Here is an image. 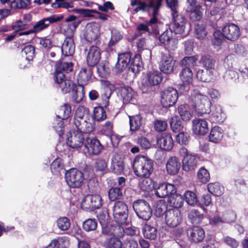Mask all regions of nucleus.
I'll list each match as a JSON object with an SVG mask.
<instances>
[{
	"label": "nucleus",
	"mask_w": 248,
	"mask_h": 248,
	"mask_svg": "<svg viewBox=\"0 0 248 248\" xmlns=\"http://www.w3.org/2000/svg\"><path fill=\"white\" fill-rule=\"evenodd\" d=\"M73 70V63L71 62H57L53 79L63 93L72 91V98L76 103L81 102L84 97L83 87L78 88L72 81L67 78L66 74Z\"/></svg>",
	"instance_id": "nucleus-1"
},
{
	"label": "nucleus",
	"mask_w": 248,
	"mask_h": 248,
	"mask_svg": "<svg viewBox=\"0 0 248 248\" xmlns=\"http://www.w3.org/2000/svg\"><path fill=\"white\" fill-rule=\"evenodd\" d=\"M163 0H139V6L133 11L136 14L139 11L147 13L151 18L148 21V24H155L158 22L157 16Z\"/></svg>",
	"instance_id": "nucleus-2"
},
{
	"label": "nucleus",
	"mask_w": 248,
	"mask_h": 248,
	"mask_svg": "<svg viewBox=\"0 0 248 248\" xmlns=\"http://www.w3.org/2000/svg\"><path fill=\"white\" fill-rule=\"evenodd\" d=\"M153 160L148 156H137L133 163L134 172L140 177H149L153 171Z\"/></svg>",
	"instance_id": "nucleus-3"
},
{
	"label": "nucleus",
	"mask_w": 248,
	"mask_h": 248,
	"mask_svg": "<svg viewBox=\"0 0 248 248\" xmlns=\"http://www.w3.org/2000/svg\"><path fill=\"white\" fill-rule=\"evenodd\" d=\"M192 106L198 116L208 114L211 111V102L205 95L196 93L191 96Z\"/></svg>",
	"instance_id": "nucleus-4"
},
{
	"label": "nucleus",
	"mask_w": 248,
	"mask_h": 248,
	"mask_svg": "<svg viewBox=\"0 0 248 248\" xmlns=\"http://www.w3.org/2000/svg\"><path fill=\"white\" fill-rule=\"evenodd\" d=\"M113 216L116 223L123 225L130 224L128 207L124 202L118 201L115 202L113 206Z\"/></svg>",
	"instance_id": "nucleus-5"
},
{
	"label": "nucleus",
	"mask_w": 248,
	"mask_h": 248,
	"mask_svg": "<svg viewBox=\"0 0 248 248\" xmlns=\"http://www.w3.org/2000/svg\"><path fill=\"white\" fill-rule=\"evenodd\" d=\"M163 79L162 73L158 71H154L147 73L141 82V90L143 93L153 90L154 87L160 83Z\"/></svg>",
	"instance_id": "nucleus-6"
},
{
	"label": "nucleus",
	"mask_w": 248,
	"mask_h": 248,
	"mask_svg": "<svg viewBox=\"0 0 248 248\" xmlns=\"http://www.w3.org/2000/svg\"><path fill=\"white\" fill-rule=\"evenodd\" d=\"M57 116L61 120H56L53 123V127L60 136L63 135L64 132V124L62 120L67 119L71 113V107L69 104L65 103L60 107Z\"/></svg>",
	"instance_id": "nucleus-7"
},
{
	"label": "nucleus",
	"mask_w": 248,
	"mask_h": 248,
	"mask_svg": "<svg viewBox=\"0 0 248 248\" xmlns=\"http://www.w3.org/2000/svg\"><path fill=\"white\" fill-rule=\"evenodd\" d=\"M65 179L67 185L72 188H78L83 184L84 177L79 170L73 168L66 171Z\"/></svg>",
	"instance_id": "nucleus-8"
},
{
	"label": "nucleus",
	"mask_w": 248,
	"mask_h": 248,
	"mask_svg": "<svg viewBox=\"0 0 248 248\" xmlns=\"http://www.w3.org/2000/svg\"><path fill=\"white\" fill-rule=\"evenodd\" d=\"M133 208L137 216L144 220H149L152 214L149 204L144 200H139L133 202Z\"/></svg>",
	"instance_id": "nucleus-9"
},
{
	"label": "nucleus",
	"mask_w": 248,
	"mask_h": 248,
	"mask_svg": "<svg viewBox=\"0 0 248 248\" xmlns=\"http://www.w3.org/2000/svg\"><path fill=\"white\" fill-rule=\"evenodd\" d=\"M160 46H164L169 51H174L177 47V41L173 37L171 29L166 30L158 37Z\"/></svg>",
	"instance_id": "nucleus-10"
},
{
	"label": "nucleus",
	"mask_w": 248,
	"mask_h": 248,
	"mask_svg": "<svg viewBox=\"0 0 248 248\" xmlns=\"http://www.w3.org/2000/svg\"><path fill=\"white\" fill-rule=\"evenodd\" d=\"M63 18L62 16L56 15L43 18L36 22L32 27L34 33L36 34L47 29L51 24L62 20Z\"/></svg>",
	"instance_id": "nucleus-11"
},
{
	"label": "nucleus",
	"mask_w": 248,
	"mask_h": 248,
	"mask_svg": "<svg viewBox=\"0 0 248 248\" xmlns=\"http://www.w3.org/2000/svg\"><path fill=\"white\" fill-rule=\"evenodd\" d=\"M178 97L177 91L171 87L164 90L161 93V103L165 108L173 106Z\"/></svg>",
	"instance_id": "nucleus-12"
},
{
	"label": "nucleus",
	"mask_w": 248,
	"mask_h": 248,
	"mask_svg": "<svg viewBox=\"0 0 248 248\" xmlns=\"http://www.w3.org/2000/svg\"><path fill=\"white\" fill-rule=\"evenodd\" d=\"M102 206V199L99 195H89L85 196L81 203V207L86 210L99 209Z\"/></svg>",
	"instance_id": "nucleus-13"
},
{
	"label": "nucleus",
	"mask_w": 248,
	"mask_h": 248,
	"mask_svg": "<svg viewBox=\"0 0 248 248\" xmlns=\"http://www.w3.org/2000/svg\"><path fill=\"white\" fill-rule=\"evenodd\" d=\"M127 226L123 225L118 223L108 225L102 228V232L103 234L111 236V237L122 238L125 234V226Z\"/></svg>",
	"instance_id": "nucleus-14"
},
{
	"label": "nucleus",
	"mask_w": 248,
	"mask_h": 248,
	"mask_svg": "<svg viewBox=\"0 0 248 248\" xmlns=\"http://www.w3.org/2000/svg\"><path fill=\"white\" fill-rule=\"evenodd\" d=\"M166 224L170 227H175L182 221V216L178 209H171L167 210L165 214Z\"/></svg>",
	"instance_id": "nucleus-15"
},
{
	"label": "nucleus",
	"mask_w": 248,
	"mask_h": 248,
	"mask_svg": "<svg viewBox=\"0 0 248 248\" xmlns=\"http://www.w3.org/2000/svg\"><path fill=\"white\" fill-rule=\"evenodd\" d=\"M154 190L155 196L162 198L175 194L176 192L174 185L167 183L155 184Z\"/></svg>",
	"instance_id": "nucleus-16"
},
{
	"label": "nucleus",
	"mask_w": 248,
	"mask_h": 248,
	"mask_svg": "<svg viewBox=\"0 0 248 248\" xmlns=\"http://www.w3.org/2000/svg\"><path fill=\"white\" fill-rule=\"evenodd\" d=\"M159 65L161 72L166 74H171L176 67V60L170 54L164 55Z\"/></svg>",
	"instance_id": "nucleus-17"
},
{
	"label": "nucleus",
	"mask_w": 248,
	"mask_h": 248,
	"mask_svg": "<svg viewBox=\"0 0 248 248\" xmlns=\"http://www.w3.org/2000/svg\"><path fill=\"white\" fill-rule=\"evenodd\" d=\"M172 20V29L175 34H181L184 32L186 20L182 15L179 14L178 12L171 14Z\"/></svg>",
	"instance_id": "nucleus-18"
},
{
	"label": "nucleus",
	"mask_w": 248,
	"mask_h": 248,
	"mask_svg": "<svg viewBox=\"0 0 248 248\" xmlns=\"http://www.w3.org/2000/svg\"><path fill=\"white\" fill-rule=\"evenodd\" d=\"M187 235L191 242L198 243L202 242L205 238V232L202 228L194 226L187 229Z\"/></svg>",
	"instance_id": "nucleus-19"
},
{
	"label": "nucleus",
	"mask_w": 248,
	"mask_h": 248,
	"mask_svg": "<svg viewBox=\"0 0 248 248\" xmlns=\"http://www.w3.org/2000/svg\"><path fill=\"white\" fill-rule=\"evenodd\" d=\"M222 31L224 37L232 41L236 40L240 36L239 28L232 23L225 25L222 28Z\"/></svg>",
	"instance_id": "nucleus-20"
},
{
	"label": "nucleus",
	"mask_w": 248,
	"mask_h": 248,
	"mask_svg": "<svg viewBox=\"0 0 248 248\" xmlns=\"http://www.w3.org/2000/svg\"><path fill=\"white\" fill-rule=\"evenodd\" d=\"M84 146L90 155H98L103 149V146L100 141L93 138H86Z\"/></svg>",
	"instance_id": "nucleus-21"
},
{
	"label": "nucleus",
	"mask_w": 248,
	"mask_h": 248,
	"mask_svg": "<svg viewBox=\"0 0 248 248\" xmlns=\"http://www.w3.org/2000/svg\"><path fill=\"white\" fill-rule=\"evenodd\" d=\"M131 56L129 52L120 54L118 56L117 62L115 66L117 73H121L131 63Z\"/></svg>",
	"instance_id": "nucleus-22"
},
{
	"label": "nucleus",
	"mask_w": 248,
	"mask_h": 248,
	"mask_svg": "<svg viewBox=\"0 0 248 248\" xmlns=\"http://www.w3.org/2000/svg\"><path fill=\"white\" fill-rule=\"evenodd\" d=\"M70 136L67 138V144L73 149H78L83 144L84 137L83 134L77 130L70 133Z\"/></svg>",
	"instance_id": "nucleus-23"
},
{
	"label": "nucleus",
	"mask_w": 248,
	"mask_h": 248,
	"mask_svg": "<svg viewBox=\"0 0 248 248\" xmlns=\"http://www.w3.org/2000/svg\"><path fill=\"white\" fill-rule=\"evenodd\" d=\"M157 144L162 150H171L173 146V140L171 134L169 133H162L157 139Z\"/></svg>",
	"instance_id": "nucleus-24"
},
{
	"label": "nucleus",
	"mask_w": 248,
	"mask_h": 248,
	"mask_svg": "<svg viewBox=\"0 0 248 248\" xmlns=\"http://www.w3.org/2000/svg\"><path fill=\"white\" fill-rule=\"evenodd\" d=\"M181 162L176 156L170 157L166 164V169L168 174L174 175L178 173L181 167Z\"/></svg>",
	"instance_id": "nucleus-25"
},
{
	"label": "nucleus",
	"mask_w": 248,
	"mask_h": 248,
	"mask_svg": "<svg viewBox=\"0 0 248 248\" xmlns=\"http://www.w3.org/2000/svg\"><path fill=\"white\" fill-rule=\"evenodd\" d=\"M101 58L100 49L96 46L90 47L86 57V61L88 66H93L97 64Z\"/></svg>",
	"instance_id": "nucleus-26"
},
{
	"label": "nucleus",
	"mask_w": 248,
	"mask_h": 248,
	"mask_svg": "<svg viewBox=\"0 0 248 248\" xmlns=\"http://www.w3.org/2000/svg\"><path fill=\"white\" fill-rule=\"evenodd\" d=\"M192 130L198 135H204L208 131L207 122L204 119L197 118L192 121Z\"/></svg>",
	"instance_id": "nucleus-27"
},
{
	"label": "nucleus",
	"mask_w": 248,
	"mask_h": 248,
	"mask_svg": "<svg viewBox=\"0 0 248 248\" xmlns=\"http://www.w3.org/2000/svg\"><path fill=\"white\" fill-rule=\"evenodd\" d=\"M115 90V86L108 81L104 82V93L101 97L102 104L104 107L107 108L109 105V99Z\"/></svg>",
	"instance_id": "nucleus-28"
},
{
	"label": "nucleus",
	"mask_w": 248,
	"mask_h": 248,
	"mask_svg": "<svg viewBox=\"0 0 248 248\" xmlns=\"http://www.w3.org/2000/svg\"><path fill=\"white\" fill-rule=\"evenodd\" d=\"M226 118L222 107L219 105H215L212 108L210 121L212 123H222Z\"/></svg>",
	"instance_id": "nucleus-29"
},
{
	"label": "nucleus",
	"mask_w": 248,
	"mask_h": 248,
	"mask_svg": "<svg viewBox=\"0 0 248 248\" xmlns=\"http://www.w3.org/2000/svg\"><path fill=\"white\" fill-rule=\"evenodd\" d=\"M110 169L115 174H120L123 171L124 165L123 158L118 154H115L111 159Z\"/></svg>",
	"instance_id": "nucleus-30"
},
{
	"label": "nucleus",
	"mask_w": 248,
	"mask_h": 248,
	"mask_svg": "<svg viewBox=\"0 0 248 248\" xmlns=\"http://www.w3.org/2000/svg\"><path fill=\"white\" fill-rule=\"evenodd\" d=\"M62 52L65 56H72L75 52V45L71 37H66L62 46Z\"/></svg>",
	"instance_id": "nucleus-31"
},
{
	"label": "nucleus",
	"mask_w": 248,
	"mask_h": 248,
	"mask_svg": "<svg viewBox=\"0 0 248 248\" xmlns=\"http://www.w3.org/2000/svg\"><path fill=\"white\" fill-rule=\"evenodd\" d=\"M91 66L85 67L81 68L78 78V82L83 87L86 85L91 79L93 71Z\"/></svg>",
	"instance_id": "nucleus-32"
},
{
	"label": "nucleus",
	"mask_w": 248,
	"mask_h": 248,
	"mask_svg": "<svg viewBox=\"0 0 248 248\" xmlns=\"http://www.w3.org/2000/svg\"><path fill=\"white\" fill-rule=\"evenodd\" d=\"M118 94L125 103L132 101L135 95V93L133 89L128 86L119 87L118 89Z\"/></svg>",
	"instance_id": "nucleus-33"
},
{
	"label": "nucleus",
	"mask_w": 248,
	"mask_h": 248,
	"mask_svg": "<svg viewBox=\"0 0 248 248\" xmlns=\"http://www.w3.org/2000/svg\"><path fill=\"white\" fill-rule=\"evenodd\" d=\"M183 170L185 171H192L197 166V160L195 156L191 155L185 158L182 161Z\"/></svg>",
	"instance_id": "nucleus-34"
},
{
	"label": "nucleus",
	"mask_w": 248,
	"mask_h": 248,
	"mask_svg": "<svg viewBox=\"0 0 248 248\" xmlns=\"http://www.w3.org/2000/svg\"><path fill=\"white\" fill-rule=\"evenodd\" d=\"M76 128L77 131L83 133L87 134L92 132L94 128V124L88 122L87 119L83 120L79 122L78 124L74 125Z\"/></svg>",
	"instance_id": "nucleus-35"
},
{
	"label": "nucleus",
	"mask_w": 248,
	"mask_h": 248,
	"mask_svg": "<svg viewBox=\"0 0 248 248\" xmlns=\"http://www.w3.org/2000/svg\"><path fill=\"white\" fill-rule=\"evenodd\" d=\"M100 34V29L96 24H93L87 28L86 39L91 42L95 40Z\"/></svg>",
	"instance_id": "nucleus-36"
},
{
	"label": "nucleus",
	"mask_w": 248,
	"mask_h": 248,
	"mask_svg": "<svg viewBox=\"0 0 248 248\" xmlns=\"http://www.w3.org/2000/svg\"><path fill=\"white\" fill-rule=\"evenodd\" d=\"M186 11L188 13L190 19L192 21H199L202 18L203 9L200 5L190 8H187Z\"/></svg>",
	"instance_id": "nucleus-37"
},
{
	"label": "nucleus",
	"mask_w": 248,
	"mask_h": 248,
	"mask_svg": "<svg viewBox=\"0 0 248 248\" xmlns=\"http://www.w3.org/2000/svg\"><path fill=\"white\" fill-rule=\"evenodd\" d=\"M204 215L197 210L193 209L188 212V219L193 224H199L202 223Z\"/></svg>",
	"instance_id": "nucleus-38"
},
{
	"label": "nucleus",
	"mask_w": 248,
	"mask_h": 248,
	"mask_svg": "<svg viewBox=\"0 0 248 248\" xmlns=\"http://www.w3.org/2000/svg\"><path fill=\"white\" fill-rule=\"evenodd\" d=\"M223 136V131L219 126H214L211 129L209 135V140L214 143L219 142Z\"/></svg>",
	"instance_id": "nucleus-39"
},
{
	"label": "nucleus",
	"mask_w": 248,
	"mask_h": 248,
	"mask_svg": "<svg viewBox=\"0 0 248 248\" xmlns=\"http://www.w3.org/2000/svg\"><path fill=\"white\" fill-rule=\"evenodd\" d=\"M168 202L170 206L174 207V209H178L183 206L184 199L181 195L175 193L169 197Z\"/></svg>",
	"instance_id": "nucleus-40"
},
{
	"label": "nucleus",
	"mask_w": 248,
	"mask_h": 248,
	"mask_svg": "<svg viewBox=\"0 0 248 248\" xmlns=\"http://www.w3.org/2000/svg\"><path fill=\"white\" fill-rule=\"evenodd\" d=\"M142 68V62L140 60V57L135 56L128 67V73H132L135 76Z\"/></svg>",
	"instance_id": "nucleus-41"
},
{
	"label": "nucleus",
	"mask_w": 248,
	"mask_h": 248,
	"mask_svg": "<svg viewBox=\"0 0 248 248\" xmlns=\"http://www.w3.org/2000/svg\"><path fill=\"white\" fill-rule=\"evenodd\" d=\"M198 60V55L185 57L180 61V64L183 68H188L191 69V68H193L195 66Z\"/></svg>",
	"instance_id": "nucleus-42"
},
{
	"label": "nucleus",
	"mask_w": 248,
	"mask_h": 248,
	"mask_svg": "<svg viewBox=\"0 0 248 248\" xmlns=\"http://www.w3.org/2000/svg\"><path fill=\"white\" fill-rule=\"evenodd\" d=\"M130 129L132 131L139 130L142 125V119L140 115L129 116Z\"/></svg>",
	"instance_id": "nucleus-43"
},
{
	"label": "nucleus",
	"mask_w": 248,
	"mask_h": 248,
	"mask_svg": "<svg viewBox=\"0 0 248 248\" xmlns=\"http://www.w3.org/2000/svg\"><path fill=\"white\" fill-rule=\"evenodd\" d=\"M196 77L197 79L201 81L209 82L213 79V72L208 69L199 70L197 72Z\"/></svg>",
	"instance_id": "nucleus-44"
},
{
	"label": "nucleus",
	"mask_w": 248,
	"mask_h": 248,
	"mask_svg": "<svg viewBox=\"0 0 248 248\" xmlns=\"http://www.w3.org/2000/svg\"><path fill=\"white\" fill-rule=\"evenodd\" d=\"M89 110L84 106H79L76 109L74 119V124H77L79 122L86 119L85 117L86 114L88 113Z\"/></svg>",
	"instance_id": "nucleus-45"
},
{
	"label": "nucleus",
	"mask_w": 248,
	"mask_h": 248,
	"mask_svg": "<svg viewBox=\"0 0 248 248\" xmlns=\"http://www.w3.org/2000/svg\"><path fill=\"white\" fill-rule=\"evenodd\" d=\"M167 204L164 200H160L155 202L154 209V214L156 217H160L167 211Z\"/></svg>",
	"instance_id": "nucleus-46"
},
{
	"label": "nucleus",
	"mask_w": 248,
	"mask_h": 248,
	"mask_svg": "<svg viewBox=\"0 0 248 248\" xmlns=\"http://www.w3.org/2000/svg\"><path fill=\"white\" fill-rule=\"evenodd\" d=\"M144 237L150 240H154L157 236V230L149 225L145 224L142 228Z\"/></svg>",
	"instance_id": "nucleus-47"
},
{
	"label": "nucleus",
	"mask_w": 248,
	"mask_h": 248,
	"mask_svg": "<svg viewBox=\"0 0 248 248\" xmlns=\"http://www.w3.org/2000/svg\"><path fill=\"white\" fill-rule=\"evenodd\" d=\"M207 188L210 193L217 196H221L224 192V187L218 183H210Z\"/></svg>",
	"instance_id": "nucleus-48"
},
{
	"label": "nucleus",
	"mask_w": 248,
	"mask_h": 248,
	"mask_svg": "<svg viewBox=\"0 0 248 248\" xmlns=\"http://www.w3.org/2000/svg\"><path fill=\"white\" fill-rule=\"evenodd\" d=\"M97 72L98 75L102 78H107L110 72L108 63L102 62L97 66Z\"/></svg>",
	"instance_id": "nucleus-49"
},
{
	"label": "nucleus",
	"mask_w": 248,
	"mask_h": 248,
	"mask_svg": "<svg viewBox=\"0 0 248 248\" xmlns=\"http://www.w3.org/2000/svg\"><path fill=\"white\" fill-rule=\"evenodd\" d=\"M178 113L182 120L184 121H189L192 116V113L188 108L185 105H181L178 108Z\"/></svg>",
	"instance_id": "nucleus-50"
},
{
	"label": "nucleus",
	"mask_w": 248,
	"mask_h": 248,
	"mask_svg": "<svg viewBox=\"0 0 248 248\" xmlns=\"http://www.w3.org/2000/svg\"><path fill=\"white\" fill-rule=\"evenodd\" d=\"M179 76L181 80L187 84L191 83L193 79V73L191 69L183 68L180 73Z\"/></svg>",
	"instance_id": "nucleus-51"
},
{
	"label": "nucleus",
	"mask_w": 248,
	"mask_h": 248,
	"mask_svg": "<svg viewBox=\"0 0 248 248\" xmlns=\"http://www.w3.org/2000/svg\"><path fill=\"white\" fill-rule=\"evenodd\" d=\"M107 118L106 111L102 107H95L93 118L97 122H101Z\"/></svg>",
	"instance_id": "nucleus-52"
},
{
	"label": "nucleus",
	"mask_w": 248,
	"mask_h": 248,
	"mask_svg": "<svg viewBox=\"0 0 248 248\" xmlns=\"http://www.w3.org/2000/svg\"><path fill=\"white\" fill-rule=\"evenodd\" d=\"M122 38V35L118 30L114 28L112 29L111 30V38L108 43V47L110 48L115 45Z\"/></svg>",
	"instance_id": "nucleus-53"
},
{
	"label": "nucleus",
	"mask_w": 248,
	"mask_h": 248,
	"mask_svg": "<svg viewBox=\"0 0 248 248\" xmlns=\"http://www.w3.org/2000/svg\"><path fill=\"white\" fill-rule=\"evenodd\" d=\"M106 248H122L123 242L121 238L116 237H110L106 242Z\"/></svg>",
	"instance_id": "nucleus-54"
},
{
	"label": "nucleus",
	"mask_w": 248,
	"mask_h": 248,
	"mask_svg": "<svg viewBox=\"0 0 248 248\" xmlns=\"http://www.w3.org/2000/svg\"><path fill=\"white\" fill-rule=\"evenodd\" d=\"M170 125L171 129L176 133L181 131L183 127L182 122L178 116H174L170 119Z\"/></svg>",
	"instance_id": "nucleus-55"
},
{
	"label": "nucleus",
	"mask_w": 248,
	"mask_h": 248,
	"mask_svg": "<svg viewBox=\"0 0 248 248\" xmlns=\"http://www.w3.org/2000/svg\"><path fill=\"white\" fill-rule=\"evenodd\" d=\"M144 178V179L140 181L139 184L141 189L143 191H149L153 188L154 189L155 185L153 180L149 177Z\"/></svg>",
	"instance_id": "nucleus-56"
},
{
	"label": "nucleus",
	"mask_w": 248,
	"mask_h": 248,
	"mask_svg": "<svg viewBox=\"0 0 248 248\" xmlns=\"http://www.w3.org/2000/svg\"><path fill=\"white\" fill-rule=\"evenodd\" d=\"M108 198L110 200L114 201L120 199L123 196L122 188L120 187H112L108 191Z\"/></svg>",
	"instance_id": "nucleus-57"
},
{
	"label": "nucleus",
	"mask_w": 248,
	"mask_h": 248,
	"mask_svg": "<svg viewBox=\"0 0 248 248\" xmlns=\"http://www.w3.org/2000/svg\"><path fill=\"white\" fill-rule=\"evenodd\" d=\"M23 56L28 61L32 60L35 55V47L31 45L25 46L22 50Z\"/></svg>",
	"instance_id": "nucleus-58"
},
{
	"label": "nucleus",
	"mask_w": 248,
	"mask_h": 248,
	"mask_svg": "<svg viewBox=\"0 0 248 248\" xmlns=\"http://www.w3.org/2000/svg\"><path fill=\"white\" fill-rule=\"evenodd\" d=\"M200 62L206 69H212L215 67V61L209 55L202 56L200 60Z\"/></svg>",
	"instance_id": "nucleus-59"
},
{
	"label": "nucleus",
	"mask_w": 248,
	"mask_h": 248,
	"mask_svg": "<svg viewBox=\"0 0 248 248\" xmlns=\"http://www.w3.org/2000/svg\"><path fill=\"white\" fill-rule=\"evenodd\" d=\"M97 223L95 219L89 218L83 223V229L86 232L94 231L96 229Z\"/></svg>",
	"instance_id": "nucleus-60"
},
{
	"label": "nucleus",
	"mask_w": 248,
	"mask_h": 248,
	"mask_svg": "<svg viewBox=\"0 0 248 248\" xmlns=\"http://www.w3.org/2000/svg\"><path fill=\"white\" fill-rule=\"evenodd\" d=\"M63 166L62 160L60 158L55 159L51 164L50 169L53 173L58 174L61 170L63 169Z\"/></svg>",
	"instance_id": "nucleus-61"
},
{
	"label": "nucleus",
	"mask_w": 248,
	"mask_h": 248,
	"mask_svg": "<svg viewBox=\"0 0 248 248\" xmlns=\"http://www.w3.org/2000/svg\"><path fill=\"white\" fill-rule=\"evenodd\" d=\"M199 180L202 183H206L210 178L209 173L204 168H201L197 173Z\"/></svg>",
	"instance_id": "nucleus-62"
},
{
	"label": "nucleus",
	"mask_w": 248,
	"mask_h": 248,
	"mask_svg": "<svg viewBox=\"0 0 248 248\" xmlns=\"http://www.w3.org/2000/svg\"><path fill=\"white\" fill-rule=\"evenodd\" d=\"M58 227L61 230H67L70 227L71 223L69 219L66 217H60L57 221Z\"/></svg>",
	"instance_id": "nucleus-63"
},
{
	"label": "nucleus",
	"mask_w": 248,
	"mask_h": 248,
	"mask_svg": "<svg viewBox=\"0 0 248 248\" xmlns=\"http://www.w3.org/2000/svg\"><path fill=\"white\" fill-rule=\"evenodd\" d=\"M185 199L186 202L190 205H195L197 204L198 200L195 193L193 192L187 191L185 193Z\"/></svg>",
	"instance_id": "nucleus-64"
}]
</instances>
